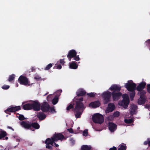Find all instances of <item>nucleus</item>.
<instances>
[{"instance_id":"f257e3e1","label":"nucleus","mask_w":150,"mask_h":150,"mask_svg":"<svg viewBox=\"0 0 150 150\" xmlns=\"http://www.w3.org/2000/svg\"><path fill=\"white\" fill-rule=\"evenodd\" d=\"M83 100V98L81 97L76 101L75 106L74 109V112H77L79 110H83L85 108L82 103Z\"/></svg>"},{"instance_id":"f03ea898","label":"nucleus","mask_w":150,"mask_h":150,"mask_svg":"<svg viewBox=\"0 0 150 150\" xmlns=\"http://www.w3.org/2000/svg\"><path fill=\"white\" fill-rule=\"evenodd\" d=\"M92 120L95 123L101 124L104 122V117L101 114L97 113L94 114L92 117Z\"/></svg>"},{"instance_id":"7ed1b4c3","label":"nucleus","mask_w":150,"mask_h":150,"mask_svg":"<svg viewBox=\"0 0 150 150\" xmlns=\"http://www.w3.org/2000/svg\"><path fill=\"white\" fill-rule=\"evenodd\" d=\"M129 103V100L126 94H123V99L121 102H119V105L123 106L125 108H127Z\"/></svg>"},{"instance_id":"20e7f679","label":"nucleus","mask_w":150,"mask_h":150,"mask_svg":"<svg viewBox=\"0 0 150 150\" xmlns=\"http://www.w3.org/2000/svg\"><path fill=\"white\" fill-rule=\"evenodd\" d=\"M18 81L21 85L26 86H30L31 85L28 78L26 76L23 75L20 76Z\"/></svg>"},{"instance_id":"39448f33","label":"nucleus","mask_w":150,"mask_h":150,"mask_svg":"<svg viewBox=\"0 0 150 150\" xmlns=\"http://www.w3.org/2000/svg\"><path fill=\"white\" fill-rule=\"evenodd\" d=\"M111 96V92L109 91H105L103 93L102 96L105 104H107L110 101Z\"/></svg>"},{"instance_id":"423d86ee","label":"nucleus","mask_w":150,"mask_h":150,"mask_svg":"<svg viewBox=\"0 0 150 150\" xmlns=\"http://www.w3.org/2000/svg\"><path fill=\"white\" fill-rule=\"evenodd\" d=\"M125 87L128 91H132L136 89V85L132 81H129L125 84Z\"/></svg>"},{"instance_id":"0eeeda50","label":"nucleus","mask_w":150,"mask_h":150,"mask_svg":"<svg viewBox=\"0 0 150 150\" xmlns=\"http://www.w3.org/2000/svg\"><path fill=\"white\" fill-rule=\"evenodd\" d=\"M31 105V109L35 111H39L40 110V104L37 100L33 101Z\"/></svg>"},{"instance_id":"6e6552de","label":"nucleus","mask_w":150,"mask_h":150,"mask_svg":"<svg viewBox=\"0 0 150 150\" xmlns=\"http://www.w3.org/2000/svg\"><path fill=\"white\" fill-rule=\"evenodd\" d=\"M50 109V106L47 102H44L41 105H40V109L43 112H47Z\"/></svg>"},{"instance_id":"1a4fd4ad","label":"nucleus","mask_w":150,"mask_h":150,"mask_svg":"<svg viewBox=\"0 0 150 150\" xmlns=\"http://www.w3.org/2000/svg\"><path fill=\"white\" fill-rule=\"evenodd\" d=\"M111 95L113 101L118 100L122 96V93L120 92H115L113 91L111 93Z\"/></svg>"},{"instance_id":"9d476101","label":"nucleus","mask_w":150,"mask_h":150,"mask_svg":"<svg viewBox=\"0 0 150 150\" xmlns=\"http://www.w3.org/2000/svg\"><path fill=\"white\" fill-rule=\"evenodd\" d=\"M21 109V108L20 106L11 107L10 108H8L6 110H5V112L6 113L9 114H10L7 112H14L20 110Z\"/></svg>"},{"instance_id":"9b49d317","label":"nucleus","mask_w":150,"mask_h":150,"mask_svg":"<svg viewBox=\"0 0 150 150\" xmlns=\"http://www.w3.org/2000/svg\"><path fill=\"white\" fill-rule=\"evenodd\" d=\"M31 122H25L23 121L21 122V125L25 128L30 129L32 131H34L35 130L32 128H31Z\"/></svg>"},{"instance_id":"f8f14e48","label":"nucleus","mask_w":150,"mask_h":150,"mask_svg":"<svg viewBox=\"0 0 150 150\" xmlns=\"http://www.w3.org/2000/svg\"><path fill=\"white\" fill-rule=\"evenodd\" d=\"M53 137L55 142H57L58 140L62 141L65 139L64 136L61 133H55Z\"/></svg>"},{"instance_id":"ddd939ff","label":"nucleus","mask_w":150,"mask_h":150,"mask_svg":"<svg viewBox=\"0 0 150 150\" xmlns=\"http://www.w3.org/2000/svg\"><path fill=\"white\" fill-rule=\"evenodd\" d=\"M77 54V52L74 50H71L69 51L67 55V57L69 61L71 58L75 57Z\"/></svg>"},{"instance_id":"4468645a","label":"nucleus","mask_w":150,"mask_h":150,"mask_svg":"<svg viewBox=\"0 0 150 150\" xmlns=\"http://www.w3.org/2000/svg\"><path fill=\"white\" fill-rule=\"evenodd\" d=\"M146 85V83L145 81H142L139 84L137 87H136V89L138 91L143 90Z\"/></svg>"},{"instance_id":"2eb2a0df","label":"nucleus","mask_w":150,"mask_h":150,"mask_svg":"<svg viewBox=\"0 0 150 150\" xmlns=\"http://www.w3.org/2000/svg\"><path fill=\"white\" fill-rule=\"evenodd\" d=\"M109 130L111 132H113L117 129V125L112 122H109L108 124Z\"/></svg>"},{"instance_id":"dca6fc26","label":"nucleus","mask_w":150,"mask_h":150,"mask_svg":"<svg viewBox=\"0 0 150 150\" xmlns=\"http://www.w3.org/2000/svg\"><path fill=\"white\" fill-rule=\"evenodd\" d=\"M121 89V87L116 84L112 86L109 88L111 91H115V92H120Z\"/></svg>"},{"instance_id":"f3484780","label":"nucleus","mask_w":150,"mask_h":150,"mask_svg":"<svg viewBox=\"0 0 150 150\" xmlns=\"http://www.w3.org/2000/svg\"><path fill=\"white\" fill-rule=\"evenodd\" d=\"M55 142V140L52 136L50 138L47 139L45 141V144H50L52 146H54V143Z\"/></svg>"},{"instance_id":"a211bd4d","label":"nucleus","mask_w":150,"mask_h":150,"mask_svg":"<svg viewBox=\"0 0 150 150\" xmlns=\"http://www.w3.org/2000/svg\"><path fill=\"white\" fill-rule=\"evenodd\" d=\"M100 105L99 101L97 100L89 104V106H91L93 108H96L100 106Z\"/></svg>"},{"instance_id":"6ab92c4d","label":"nucleus","mask_w":150,"mask_h":150,"mask_svg":"<svg viewBox=\"0 0 150 150\" xmlns=\"http://www.w3.org/2000/svg\"><path fill=\"white\" fill-rule=\"evenodd\" d=\"M69 67L70 69H76L77 68L78 65L76 64V62H71L69 63Z\"/></svg>"},{"instance_id":"aec40b11","label":"nucleus","mask_w":150,"mask_h":150,"mask_svg":"<svg viewBox=\"0 0 150 150\" xmlns=\"http://www.w3.org/2000/svg\"><path fill=\"white\" fill-rule=\"evenodd\" d=\"M115 106L114 104L109 103L108 105L107 110L108 112H111L115 109Z\"/></svg>"},{"instance_id":"412c9836","label":"nucleus","mask_w":150,"mask_h":150,"mask_svg":"<svg viewBox=\"0 0 150 150\" xmlns=\"http://www.w3.org/2000/svg\"><path fill=\"white\" fill-rule=\"evenodd\" d=\"M37 117L40 120H42L46 117V115L43 112H40L37 114Z\"/></svg>"},{"instance_id":"4be33fe9","label":"nucleus","mask_w":150,"mask_h":150,"mask_svg":"<svg viewBox=\"0 0 150 150\" xmlns=\"http://www.w3.org/2000/svg\"><path fill=\"white\" fill-rule=\"evenodd\" d=\"M76 93L78 96H83L86 94V92L82 89H80L76 92Z\"/></svg>"},{"instance_id":"5701e85b","label":"nucleus","mask_w":150,"mask_h":150,"mask_svg":"<svg viewBox=\"0 0 150 150\" xmlns=\"http://www.w3.org/2000/svg\"><path fill=\"white\" fill-rule=\"evenodd\" d=\"M23 108L25 110H28L31 109V103H27L22 105Z\"/></svg>"},{"instance_id":"b1692460","label":"nucleus","mask_w":150,"mask_h":150,"mask_svg":"<svg viewBox=\"0 0 150 150\" xmlns=\"http://www.w3.org/2000/svg\"><path fill=\"white\" fill-rule=\"evenodd\" d=\"M40 127V126L37 122L31 123V128H33L35 129H38Z\"/></svg>"},{"instance_id":"393cba45","label":"nucleus","mask_w":150,"mask_h":150,"mask_svg":"<svg viewBox=\"0 0 150 150\" xmlns=\"http://www.w3.org/2000/svg\"><path fill=\"white\" fill-rule=\"evenodd\" d=\"M146 98L140 97L138 100V104L140 105L144 104L146 102Z\"/></svg>"},{"instance_id":"a878e982","label":"nucleus","mask_w":150,"mask_h":150,"mask_svg":"<svg viewBox=\"0 0 150 150\" xmlns=\"http://www.w3.org/2000/svg\"><path fill=\"white\" fill-rule=\"evenodd\" d=\"M137 106L135 105H133L131 106L130 109V112L131 114H133L134 113L135 111L137 109Z\"/></svg>"},{"instance_id":"bb28decb","label":"nucleus","mask_w":150,"mask_h":150,"mask_svg":"<svg viewBox=\"0 0 150 150\" xmlns=\"http://www.w3.org/2000/svg\"><path fill=\"white\" fill-rule=\"evenodd\" d=\"M91 147L90 146L84 145L81 147L80 150H91Z\"/></svg>"},{"instance_id":"cd10ccee","label":"nucleus","mask_w":150,"mask_h":150,"mask_svg":"<svg viewBox=\"0 0 150 150\" xmlns=\"http://www.w3.org/2000/svg\"><path fill=\"white\" fill-rule=\"evenodd\" d=\"M146 91L144 90H142L140 91H138V95L140 96V98H145Z\"/></svg>"},{"instance_id":"c85d7f7f","label":"nucleus","mask_w":150,"mask_h":150,"mask_svg":"<svg viewBox=\"0 0 150 150\" xmlns=\"http://www.w3.org/2000/svg\"><path fill=\"white\" fill-rule=\"evenodd\" d=\"M7 135V133L5 131L2 129H0V139L4 137Z\"/></svg>"},{"instance_id":"c756f323","label":"nucleus","mask_w":150,"mask_h":150,"mask_svg":"<svg viewBox=\"0 0 150 150\" xmlns=\"http://www.w3.org/2000/svg\"><path fill=\"white\" fill-rule=\"evenodd\" d=\"M119 147L117 150H126L127 149V146L126 144L124 143H122L120 144Z\"/></svg>"},{"instance_id":"7c9ffc66","label":"nucleus","mask_w":150,"mask_h":150,"mask_svg":"<svg viewBox=\"0 0 150 150\" xmlns=\"http://www.w3.org/2000/svg\"><path fill=\"white\" fill-rule=\"evenodd\" d=\"M83 111L82 110H79L77 112H74L76 113L75 115L76 117V118H80L81 115Z\"/></svg>"},{"instance_id":"2f4dec72","label":"nucleus","mask_w":150,"mask_h":150,"mask_svg":"<svg viewBox=\"0 0 150 150\" xmlns=\"http://www.w3.org/2000/svg\"><path fill=\"white\" fill-rule=\"evenodd\" d=\"M129 91L130 92L129 93L130 98L131 100H133L135 95V90Z\"/></svg>"},{"instance_id":"473e14b6","label":"nucleus","mask_w":150,"mask_h":150,"mask_svg":"<svg viewBox=\"0 0 150 150\" xmlns=\"http://www.w3.org/2000/svg\"><path fill=\"white\" fill-rule=\"evenodd\" d=\"M15 75L14 74H12L9 76L8 80L9 82H11L14 80L15 78Z\"/></svg>"},{"instance_id":"72a5a7b5","label":"nucleus","mask_w":150,"mask_h":150,"mask_svg":"<svg viewBox=\"0 0 150 150\" xmlns=\"http://www.w3.org/2000/svg\"><path fill=\"white\" fill-rule=\"evenodd\" d=\"M74 104L73 103H71L69 104V105H68V106L67 107V110H69L71 109H72L74 110Z\"/></svg>"},{"instance_id":"f704fd0d","label":"nucleus","mask_w":150,"mask_h":150,"mask_svg":"<svg viewBox=\"0 0 150 150\" xmlns=\"http://www.w3.org/2000/svg\"><path fill=\"white\" fill-rule=\"evenodd\" d=\"M58 98L57 97H55L52 100V103L53 105H55L58 102Z\"/></svg>"},{"instance_id":"c9c22d12","label":"nucleus","mask_w":150,"mask_h":150,"mask_svg":"<svg viewBox=\"0 0 150 150\" xmlns=\"http://www.w3.org/2000/svg\"><path fill=\"white\" fill-rule=\"evenodd\" d=\"M125 122L126 123L130 124L132 123L133 122V120L132 119H125Z\"/></svg>"},{"instance_id":"e433bc0d","label":"nucleus","mask_w":150,"mask_h":150,"mask_svg":"<svg viewBox=\"0 0 150 150\" xmlns=\"http://www.w3.org/2000/svg\"><path fill=\"white\" fill-rule=\"evenodd\" d=\"M52 66V64L50 63L47 65L45 68V70H49Z\"/></svg>"},{"instance_id":"4c0bfd02","label":"nucleus","mask_w":150,"mask_h":150,"mask_svg":"<svg viewBox=\"0 0 150 150\" xmlns=\"http://www.w3.org/2000/svg\"><path fill=\"white\" fill-rule=\"evenodd\" d=\"M145 43L146 46L149 48V50H150V39L147 40L145 42Z\"/></svg>"},{"instance_id":"58836bf2","label":"nucleus","mask_w":150,"mask_h":150,"mask_svg":"<svg viewBox=\"0 0 150 150\" xmlns=\"http://www.w3.org/2000/svg\"><path fill=\"white\" fill-rule=\"evenodd\" d=\"M62 68V66L61 64H55V66L54 67V68L60 69Z\"/></svg>"},{"instance_id":"ea45409f","label":"nucleus","mask_w":150,"mask_h":150,"mask_svg":"<svg viewBox=\"0 0 150 150\" xmlns=\"http://www.w3.org/2000/svg\"><path fill=\"white\" fill-rule=\"evenodd\" d=\"M46 148L47 149H48L49 150H52V146H52L51 145H50V144H46Z\"/></svg>"},{"instance_id":"a19ab883","label":"nucleus","mask_w":150,"mask_h":150,"mask_svg":"<svg viewBox=\"0 0 150 150\" xmlns=\"http://www.w3.org/2000/svg\"><path fill=\"white\" fill-rule=\"evenodd\" d=\"M120 115V112L118 111H116L115 112L113 115L114 117H118Z\"/></svg>"},{"instance_id":"79ce46f5","label":"nucleus","mask_w":150,"mask_h":150,"mask_svg":"<svg viewBox=\"0 0 150 150\" xmlns=\"http://www.w3.org/2000/svg\"><path fill=\"white\" fill-rule=\"evenodd\" d=\"M87 95L91 97H94L95 96V94L93 93H87Z\"/></svg>"},{"instance_id":"37998d69","label":"nucleus","mask_w":150,"mask_h":150,"mask_svg":"<svg viewBox=\"0 0 150 150\" xmlns=\"http://www.w3.org/2000/svg\"><path fill=\"white\" fill-rule=\"evenodd\" d=\"M18 118L20 120H23L25 119L24 116L22 115H20L18 116Z\"/></svg>"},{"instance_id":"c03bdc74","label":"nucleus","mask_w":150,"mask_h":150,"mask_svg":"<svg viewBox=\"0 0 150 150\" xmlns=\"http://www.w3.org/2000/svg\"><path fill=\"white\" fill-rule=\"evenodd\" d=\"M88 132L87 129H85L83 131V135L84 136H87Z\"/></svg>"},{"instance_id":"a18cd8bd","label":"nucleus","mask_w":150,"mask_h":150,"mask_svg":"<svg viewBox=\"0 0 150 150\" xmlns=\"http://www.w3.org/2000/svg\"><path fill=\"white\" fill-rule=\"evenodd\" d=\"M10 86L8 85H4L2 87V88L4 90H6L8 89Z\"/></svg>"},{"instance_id":"49530a36","label":"nucleus","mask_w":150,"mask_h":150,"mask_svg":"<svg viewBox=\"0 0 150 150\" xmlns=\"http://www.w3.org/2000/svg\"><path fill=\"white\" fill-rule=\"evenodd\" d=\"M74 59L76 61H78L80 60V58L79 57V55H76L75 57H73Z\"/></svg>"},{"instance_id":"de8ad7c7","label":"nucleus","mask_w":150,"mask_h":150,"mask_svg":"<svg viewBox=\"0 0 150 150\" xmlns=\"http://www.w3.org/2000/svg\"><path fill=\"white\" fill-rule=\"evenodd\" d=\"M50 112H51L53 113L54 112H55V111L54 109V107H52L51 108L50 107Z\"/></svg>"},{"instance_id":"09e8293b","label":"nucleus","mask_w":150,"mask_h":150,"mask_svg":"<svg viewBox=\"0 0 150 150\" xmlns=\"http://www.w3.org/2000/svg\"><path fill=\"white\" fill-rule=\"evenodd\" d=\"M41 79V77L38 75H36L34 77V79L37 80H39Z\"/></svg>"},{"instance_id":"8fccbe9b","label":"nucleus","mask_w":150,"mask_h":150,"mask_svg":"<svg viewBox=\"0 0 150 150\" xmlns=\"http://www.w3.org/2000/svg\"><path fill=\"white\" fill-rule=\"evenodd\" d=\"M59 63H60L61 64H64L65 63V62L64 61V59H60L59 61H58L57 62V63L58 62L59 63Z\"/></svg>"},{"instance_id":"3c124183","label":"nucleus","mask_w":150,"mask_h":150,"mask_svg":"<svg viewBox=\"0 0 150 150\" xmlns=\"http://www.w3.org/2000/svg\"><path fill=\"white\" fill-rule=\"evenodd\" d=\"M147 86V91L149 93H150V84H148Z\"/></svg>"},{"instance_id":"603ef678","label":"nucleus","mask_w":150,"mask_h":150,"mask_svg":"<svg viewBox=\"0 0 150 150\" xmlns=\"http://www.w3.org/2000/svg\"><path fill=\"white\" fill-rule=\"evenodd\" d=\"M67 130L70 133H73V130L72 129L70 128H69L67 129Z\"/></svg>"},{"instance_id":"864d4df0","label":"nucleus","mask_w":150,"mask_h":150,"mask_svg":"<svg viewBox=\"0 0 150 150\" xmlns=\"http://www.w3.org/2000/svg\"><path fill=\"white\" fill-rule=\"evenodd\" d=\"M109 150H117V148L115 146H113L112 147L110 148Z\"/></svg>"},{"instance_id":"5fc2aeb1","label":"nucleus","mask_w":150,"mask_h":150,"mask_svg":"<svg viewBox=\"0 0 150 150\" xmlns=\"http://www.w3.org/2000/svg\"><path fill=\"white\" fill-rule=\"evenodd\" d=\"M62 90H59L58 91H57V93H59V95H60V93L61 92H62Z\"/></svg>"},{"instance_id":"6e6d98bb","label":"nucleus","mask_w":150,"mask_h":150,"mask_svg":"<svg viewBox=\"0 0 150 150\" xmlns=\"http://www.w3.org/2000/svg\"><path fill=\"white\" fill-rule=\"evenodd\" d=\"M144 144L145 145H146L147 144H149V141H145L144 142Z\"/></svg>"},{"instance_id":"4d7b16f0","label":"nucleus","mask_w":150,"mask_h":150,"mask_svg":"<svg viewBox=\"0 0 150 150\" xmlns=\"http://www.w3.org/2000/svg\"><path fill=\"white\" fill-rule=\"evenodd\" d=\"M54 144L55 145L54 146L55 147H58L59 146V145L55 142L54 143Z\"/></svg>"},{"instance_id":"13d9d810","label":"nucleus","mask_w":150,"mask_h":150,"mask_svg":"<svg viewBox=\"0 0 150 150\" xmlns=\"http://www.w3.org/2000/svg\"><path fill=\"white\" fill-rule=\"evenodd\" d=\"M7 128L8 129H12V130H13V131L14 130V129H13L11 127H10V126H8L7 127Z\"/></svg>"},{"instance_id":"bf43d9fd","label":"nucleus","mask_w":150,"mask_h":150,"mask_svg":"<svg viewBox=\"0 0 150 150\" xmlns=\"http://www.w3.org/2000/svg\"><path fill=\"white\" fill-rule=\"evenodd\" d=\"M31 70L32 71H33L35 70V69L34 67H33L31 68Z\"/></svg>"},{"instance_id":"052dcab7","label":"nucleus","mask_w":150,"mask_h":150,"mask_svg":"<svg viewBox=\"0 0 150 150\" xmlns=\"http://www.w3.org/2000/svg\"><path fill=\"white\" fill-rule=\"evenodd\" d=\"M16 86L17 87H18V84L17 83H16Z\"/></svg>"},{"instance_id":"680f3d73","label":"nucleus","mask_w":150,"mask_h":150,"mask_svg":"<svg viewBox=\"0 0 150 150\" xmlns=\"http://www.w3.org/2000/svg\"><path fill=\"white\" fill-rule=\"evenodd\" d=\"M70 140L71 141H72V140H73V139H72V138H71L70 139Z\"/></svg>"},{"instance_id":"e2e57ef3","label":"nucleus","mask_w":150,"mask_h":150,"mask_svg":"<svg viewBox=\"0 0 150 150\" xmlns=\"http://www.w3.org/2000/svg\"><path fill=\"white\" fill-rule=\"evenodd\" d=\"M6 139H8V137H6Z\"/></svg>"},{"instance_id":"0e129e2a","label":"nucleus","mask_w":150,"mask_h":150,"mask_svg":"<svg viewBox=\"0 0 150 150\" xmlns=\"http://www.w3.org/2000/svg\"><path fill=\"white\" fill-rule=\"evenodd\" d=\"M49 95H48V96H47V97H49Z\"/></svg>"},{"instance_id":"69168bd1","label":"nucleus","mask_w":150,"mask_h":150,"mask_svg":"<svg viewBox=\"0 0 150 150\" xmlns=\"http://www.w3.org/2000/svg\"><path fill=\"white\" fill-rule=\"evenodd\" d=\"M5 150V149H4V150H3V149H2V150Z\"/></svg>"}]
</instances>
